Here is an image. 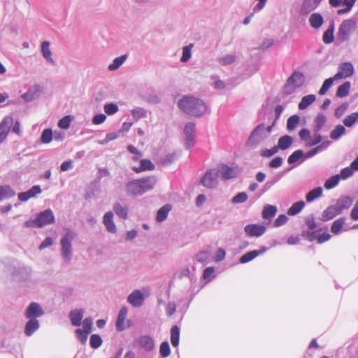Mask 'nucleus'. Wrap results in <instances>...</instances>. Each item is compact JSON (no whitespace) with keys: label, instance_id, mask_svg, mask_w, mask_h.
I'll list each match as a JSON object with an SVG mask.
<instances>
[{"label":"nucleus","instance_id":"nucleus-46","mask_svg":"<svg viewBox=\"0 0 358 358\" xmlns=\"http://www.w3.org/2000/svg\"><path fill=\"white\" fill-rule=\"evenodd\" d=\"M193 47L192 44H189L183 47L182 48V55L180 58L181 62H187L192 56V48Z\"/></svg>","mask_w":358,"mask_h":358},{"label":"nucleus","instance_id":"nucleus-2","mask_svg":"<svg viewBox=\"0 0 358 358\" xmlns=\"http://www.w3.org/2000/svg\"><path fill=\"white\" fill-rule=\"evenodd\" d=\"M157 181L154 176L133 180L127 184L126 192L129 195H141L153 189Z\"/></svg>","mask_w":358,"mask_h":358},{"label":"nucleus","instance_id":"nucleus-12","mask_svg":"<svg viewBox=\"0 0 358 358\" xmlns=\"http://www.w3.org/2000/svg\"><path fill=\"white\" fill-rule=\"evenodd\" d=\"M144 300V295L139 289L134 290L127 296V301L134 307H141L143 304Z\"/></svg>","mask_w":358,"mask_h":358},{"label":"nucleus","instance_id":"nucleus-6","mask_svg":"<svg viewBox=\"0 0 358 358\" xmlns=\"http://www.w3.org/2000/svg\"><path fill=\"white\" fill-rule=\"evenodd\" d=\"M356 22L348 19L344 20L340 25L338 31V38L341 41H345L350 38V34L355 29Z\"/></svg>","mask_w":358,"mask_h":358},{"label":"nucleus","instance_id":"nucleus-56","mask_svg":"<svg viewBox=\"0 0 358 358\" xmlns=\"http://www.w3.org/2000/svg\"><path fill=\"white\" fill-rule=\"evenodd\" d=\"M339 81H340L339 78L338 77H336V75H335L332 78L326 79L320 90H329L333 85L334 82L338 83Z\"/></svg>","mask_w":358,"mask_h":358},{"label":"nucleus","instance_id":"nucleus-57","mask_svg":"<svg viewBox=\"0 0 358 358\" xmlns=\"http://www.w3.org/2000/svg\"><path fill=\"white\" fill-rule=\"evenodd\" d=\"M141 167L143 171H152L155 169V165L149 159H141L140 161Z\"/></svg>","mask_w":358,"mask_h":358},{"label":"nucleus","instance_id":"nucleus-4","mask_svg":"<svg viewBox=\"0 0 358 358\" xmlns=\"http://www.w3.org/2000/svg\"><path fill=\"white\" fill-rule=\"evenodd\" d=\"M54 222L55 215L52 210L48 208L37 213L35 219H30L24 222V227L42 228Z\"/></svg>","mask_w":358,"mask_h":358},{"label":"nucleus","instance_id":"nucleus-53","mask_svg":"<svg viewBox=\"0 0 358 358\" xmlns=\"http://www.w3.org/2000/svg\"><path fill=\"white\" fill-rule=\"evenodd\" d=\"M52 140V131L50 129H46L43 131L41 141L43 143H49Z\"/></svg>","mask_w":358,"mask_h":358},{"label":"nucleus","instance_id":"nucleus-25","mask_svg":"<svg viewBox=\"0 0 358 358\" xmlns=\"http://www.w3.org/2000/svg\"><path fill=\"white\" fill-rule=\"evenodd\" d=\"M83 313L84 312L82 309H74L70 312L69 317L72 325L78 327L81 324Z\"/></svg>","mask_w":358,"mask_h":358},{"label":"nucleus","instance_id":"nucleus-11","mask_svg":"<svg viewBox=\"0 0 358 358\" xmlns=\"http://www.w3.org/2000/svg\"><path fill=\"white\" fill-rule=\"evenodd\" d=\"M13 124V118L11 116L5 117L0 122V143L7 137Z\"/></svg>","mask_w":358,"mask_h":358},{"label":"nucleus","instance_id":"nucleus-29","mask_svg":"<svg viewBox=\"0 0 358 358\" xmlns=\"http://www.w3.org/2000/svg\"><path fill=\"white\" fill-rule=\"evenodd\" d=\"M113 210L120 218L126 220L128 215V208L127 206H122L120 203H115L113 205Z\"/></svg>","mask_w":358,"mask_h":358},{"label":"nucleus","instance_id":"nucleus-39","mask_svg":"<svg viewBox=\"0 0 358 358\" xmlns=\"http://www.w3.org/2000/svg\"><path fill=\"white\" fill-rule=\"evenodd\" d=\"M305 203L303 201H299L295 202L292 204V206L288 209L287 214L289 215H295L300 213L301 210L304 208Z\"/></svg>","mask_w":358,"mask_h":358},{"label":"nucleus","instance_id":"nucleus-36","mask_svg":"<svg viewBox=\"0 0 358 358\" xmlns=\"http://www.w3.org/2000/svg\"><path fill=\"white\" fill-rule=\"evenodd\" d=\"M327 121V117L324 115L320 113L317 115L315 120V125L313 128V132L314 133H319V131L321 130V129L324 125L325 122Z\"/></svg>","mask_w":358,"mask_h":358},{"label":"nucleus","instance_id":"nucleus-8","mask_svg":"<svg viewBox=\"0 0 358 358\" xmlns=\"http://www.w3.org/2000/svg\"><path fill=\"white\" fill-rule=\"evenodd\" d=\"M194 131L195 124L193 122H187L184 129V134L185 135V148L190 149L194 145Z\"/></svg>","mask_w":358,"mask_h":358},{"label":"nucleus","instance_id":"nucleus-35","mask_svg":"<svg viewBox=\"0 0 358 358\" xmlns=\"http://www.w3.org/2000/svg\"><path fill=\"white\" fill-rule=\"evenodd\" d=\"M180 341V329L177 325L172 327L171 329V342L173 347H178Z\"/></svg>","mask_w":358,"mask_h":358},{"label":"nucleus","instance_id":"nucleus-20","mask_svg":"<svg viewBox=\"0 0 358 358\" xmlns=\"http://www.w3.org/2000/svg\"><path fill=\"white\" fill-rule=\"evenodd\" d=\"M341 213L334 205H331L328 206L322 213L320 220L323 222H327L332 220L336 215H340Z\"/></svg>","mask_w":358,"mask_h":358},{"label":"nucleus","instance_id":"nucleus-49","mask_svg":"<svg viewBox=\"0 0 358 358\" xmlns=\"http://www.w3.org/2000/svg\"><path fill=\"white\" fill-rule=\"evenodd\" d=\"M102 339L98 334H92L90 336V344L92 348L96 349L102 344Z\"/></svg>","mask_w":358,"mask_h":358},{"label":"nucleus","instance_id":"nucleus-45","mask_svg":"<svg viewBox=\"0 0 358 358\" xmlns=\"http://www.w3.org/2000/svg\"><path fill=\"white\" fill-rule=\"evenodd\" d=\"M303 157V152L301 150H297L290 155L287 159V162L289 164H293L297 162L301 157Z\"/></svg>","mask_w":358,"mask_h":358},{"label":"nucleus","instance_id":"nucleus-9","mask_svg":"<svg viewBox=\"0 0 358 358\" xmlns=\"http://www.w3.org/2000/svg\"><path fill=\"white\" fill-rule=\"evenodd\" d=\"M44 314V311L39 303H31L25 310L24 316L27 319L39 317Z\"/></svg>","mask_w":358,"mask_h":358},{"label":"nucleus","instance_id":"nucleus-15","mask_svg":"<svg viewBox=\"0 0 358 358\" xmlns=\"http://www.w3.org/2000/svg\"><path fill=\"white\" fill-rule=\"evenodd\" d=\"M353 203V198L343 195L341 196L337 200L334 206L341 214L344 210L348 209Z\"/></svg>","mask_w":358,"mask_h":358},{"label":"nucleus","instance_id":"nucleus-10","mask_svg":"<svg viewBox=\"0 0 358 358\" xmlns=\"http://www.w3.org/2000/svg\"><path fill=\"white\" fill-rule=\"evenodd\" d=\"M305 81L303 74L299 71H294L292 75L288 78L285 87H292L294 88L300 87L303 85Z\"/></svg>","mask_w":358,"mask_h":358},{"label":"nucleus","instance_id":"nucleus-64","mask_svg":"<svg viewBox=\"0 0 358 358\" xmlns=\"http://www.w3.org/2000/svg\"><path fill=\"white\" fill-rule=\"evenodd\" d=\"M288 220V217L284 215H280L274 221L273 226L275 227H280L283 224H285Z\"/></svg>","mask_w":358,"mask_h":358},{"label":"nucleus","instance_id":"nucleus-23","mask_svg":"<svg viewBox=\"0 0 358 358\" xmlns=\"http://www.w3.org/2000/svg\"><path fill=\"white\" fill-rule=\"evenodd\" d=\"M41 50L43 58L50 64L55 65V62L52 58V52L50 49V43L43 41L41 43Z\"/></svg>","mask_w":358,"mask_h":358},{"label":"nucleus","instance_id":"nucleus-60","mask_svg":"<svg viewBox=\"0 0 358 358\" xmlns=\"http://www.w3.org/2000/svg\"><path fill=\"white\" fill-rule=\"evenodd\" d=\"M104 111L108 115H113L118 111V106L115 103H107L104 106Z\"/></svg>","mask_w":358,"mask_h":358},{"label":"nucleus","instance_id":"nucleus-47","mask_svg":"<svg viewBox=\"0 0 358 358\" xmlns=\"http://www.w3.org/2000/svg\"><path fill=\"white\" fill-rule=\"evenodd\" d=\"M299 122V117L294 115L289 117L287 122V128L289 131L294 130Z\"/></svg>","mask_w":358,"mask_h":358},{"label":"nucleus","instance_id":"nucleus-38","mask_svg":"<svg viewBox=\"0 0 358 358\" xmlns=\"http://www.w3.org/2000/svg\"><path fill=\"white\" fill-rule=\"evenodd\" d=\"M15 195V191H13L10 186L5 185L2 186L0 185V201L4 199L10 198L12 196H14Z\"/></svg>","mask_w":358,"mask_h":358},{"label":"nucleus","instance_id":"nucleus-44","mask_svg":"<svg viewBox=\"0 0 358 358\" xmlns=\"http://www.w3.org/2000/svg\"><path fill=\"white\" fill-rule=\"evenodd\" d=\"M340 179L341 178L338 175L330 177L325 181L324 186L327 189H332L338 184Z\"/></svg>","mask_w":358,"mask_h":358},{"label":"nucleus","instance_id":"nucleus-61","mask_svg":"<svg viewBox=\"0 0 358 358\" xmlns=\"http://www.w3.org/2000/svg\"><path fill=\"white\" fill-rule=\"evenodd\" d=\"M278 151V148L277 145L273 147L271 149H265L261 151V156L264 157H270L277 153Z\"/></svg>","mask_w":358,"mask_h":358},{"label":"nucleus","instance_id":"nucleus-33","mask_svg":"<svg viewBox=\"0 0 358 358\" xmlns=\"http://www.w3.org/2000/svg\"><path fill=\"white\" fill-rule=\"evenodd\" d=\"M323 189L321 187H317L308 192L306 195V201L310 203L322 195Z\"/></svg>","mask_w":358,"mask_h":358},{"label":"nucleus","instance_id":"nucleus-5","mask_svg":"<svg viewBox=\"0 0 358 358\" xmlns=\"http://www.w3.org/2000/svg\"><path fill=\"white\" fill-rule=\"evenodd\" d=\"M74 236L73 232L68 231L60 240L61 255L66 263H69L72 259V241Z\"/></svg>","mask_w":358,"mask_h":358},{"label":"nucleus","instance_id":"nucleus-14","mask_svg":"<svg viewBox=\"0 0 358 358\" xmlns=\"http://www.w3.org/2000/svg\"><path fill=\"white\" fill-rule=\"evenodd\" d=\"M217 171L218 174L220 173L222 178L225 180L234 178L238 176V172L236 169L226 164H221Z\"/></svg>","mask_w":358,"mask_h":358},{"label":"nucleus","instance_id":"nucleus-26","mask_svg":"<svg viewBox=\"0 0 358 358\" xmlns=\"http://www.w3.org/2000/svg\"><path fill=\"white\" fill-rule=\"evenodd\" d=\"M138 344L142 348L145 349L146 351H151L155 348L154 341L149 336H141L138 339Z\"/></svg>","mask_w":358,"mask_h":358},{"label":"nucleus","instance_id":"nucleus-30","mask_svg":"<svg viewBox=\"0 0 358 358\" xmlns=\"http://www.w3.org/2000/svg\"><path fill=\"white\" fill-rule=\"evenodd\" d=\"M293 143V138L292 136L288 135H285L281 136L278 139V150L280 149L282 150H287L289 148Z\"/></svg>","mask_w":358,"mask_h":358},{"label":"nucleus","instance_id":"nucleus-18","mask_svg":"<svg viewBox=\"0 0 358 358\" xmlns=\"http://www.w3.org/2000/svg\"><path fill=\"white\" fill-rule=\"evenodd\" d=\"M353 72L354 68L352 64L351 63L345 62L340 66L339 70L336 75L341 80L343 78L350 76Z\"/></svg>","mask_w":358,"mask_h":358},{"label":"nucleus","instance_id":"nucleus-13","mask_svg":"<svg viewBox=\"0 0 358 358\" xmlns=\"http://www.w3.org/2000/svg\"><path fill=\"white\" fill-rule=\"evenodd\" d=\"M244 231L248 236L259 237L265 233L266 227L264 225L252 224L246 225Z\"/></svg>","mask_w":358,"mask_h":358},{"label":"nucleus","instance_id":"nucleus-19","mask_svg":"<svg viewBox=\"0 0 358 358\" xmlns=\"http://www.w3.org/2000/svg\"><path fill=\"white\" fill-rule=\"evenodd\" d=\"M103 222L108 232L111 234L116 233L117 228L113 222V213L112 211H108L105 213L103 217Z\"/></svg>","mask_w":358,"mask_h":358},{"label":"nucleus","instance_id":"nucleus-37","mask_svg":"<svg viewBox=\"0 0 358 358\" xmlns=\"http://www.w3.org/2000/svg\"><path fill=\"white\" fill-rule=\"evenodd\" d=\"M236 55L234 54H228L223 55L217 59L218 63L222 66H227L235 62Z\"/></svg>","mask_w":358,"mask_h":358},{"label":"nucleus","instance_id":"nucleus-52","mask_svg":"<svg viewBox=\"0 0 358 358\" xmlns=\"http://www.w3.org/2000/svg\"><path fill=\"white\" fill-rule=\"evenodd\" d=\"M248 194L244 192H239L231 199V203L234 204L242 203L247 201Z\"/></svg>","mask_w":358,"mask_h":358},{"label":"nucleus","instance_id":"nucleus-21","mask_svg":"<svg viewBox=\"0 0 358 358\" xmlns=\"http://www.w3.org/2000/svg\"><path fill=\"white\" fill-rule=\"evenodd\" d=\"M322 0H304L301 8V13L303 14H308L314 10Z\"/></svg>","mask_w":358,"mask_h":358},{"label":"nucleus","instance_id":"nucleus-58","mask_svg":"<svg viewBox=\"0 0 358 358\" xmlns=\"http://www.w3.org/2000/svg\"><path fill=\"white\" fill-rule=\"evenodd\" d=\"M354 173L353 169L350 166L345 167L341 171L340 178L343 180H345L350 177H351Z\"/></svg>","mask_w":358,"mask_h":358},{"label":"nucleus","instance_id":"nucleus-42","mask_svg":"<svg viewBox=\"0 0 358 358\" xmlns=\"http://www.w3.org/2000/svg\"><path fill=\"white\" fill-rule=\"evenodd\" d=\"M334 23H332L328 29L324 31L322 40L323 42L326 44H329L334 41Z\"/></svg>","mask_w":358,"mask_h":358},{"label":"nucleus","instance_id":"nucleus-59","mask_svg":"<svg viewBox=\"0 0 358 358\" xmlns=\"http://www.w3.org/2000/svg\"><path fill=\"white\" fill-rule=\"evenodd\" d=\"M210 252L207 250L201 251L196 255V259L197 262H199L201 263H206L208 262Z\"/></svg>","mask_w":358,"mask_h":358},{"label":"nucleus","instance_id":"nucleus-54","mask_svg":"<svg viewBox=\"0 0 358 358\" xmlns=\"http://www.w3.org/2000/svg\"><path fill=\"white\" fill-rule=\"evenodd\" d=\"M39 92L40 91H27V92L22 95V97L27 102L31 101L39 96Z\"/></svg>","mask_w":358,"mask_h":358},{"label":"nucleus","instance_id":"nucleus-40","mask_svg":"<svg viewBox=\"0 0 358 358\" xmlns=\"http://www.w3.org/2000/svg\"><path fill=\"white\" fill-rule=\"evenodd\" d=\"M315 96L313 94H309L303 96L299 104V108L300 110L306 109L309 105L315 101Z\"/></svg>","mask_w":358,"mask_h":358},{"label":"nucleus","instance_id":"nucleus-48","mask_svg":"<svg viewBox=\"0 0 358 358\" xmlns=\"http://www.w3.org/2000/svg\"><path fill=\"white\" fill-rule=\"evenodd\" d=\"M131 114L134 118H135L136 120L147 117L146 110L141 107L134 108L131 111Z\"/></svg>","mask_w":358,"mask_h":358},{"label":"nucleus","instance_id":"nucleus-24","mask_svg":"<svg viewBox=\"0 0 358 358\" xmlns=\"http://www.w3.org/2000/svg\"><path fill=\"white\" fill-rule=\"evenodd\" d=\"M128 313V309L127 307H122L118 313L117 318L115 322L117 330L119 331H122L125 329V326L124 324V320L127 317Z\"/></svg>","mask_w":358,"mask_h":358},{"label":"nucleus","instance_id":"nucleus-22","mask_svg":"<svg viewBox=\"0 0 358 358\" xmlns=\"http://www.w3.org/2000/svg\"><path fill=\"white\" fill-rule=\"evenodd\" d=\"M40 324L37 319L31 318L26 323L24 327V334L27 336H31L39 329Z\"/></svg>","mask_w":358,"mask_h":358},{"label":"nucleus","instance_id":"nucleus-43","mask_svg":"<svg viewBox=\"0 0 358 358\" xmlns=\"http://www.w3.org/2000/svg\"><path fill=\"white\" fill-rule=\"evenodd\" d=\"M345 132V128L341 124L337 125L330 133V137L334 140L338 139Z\"/></svg>","mask_w":358,"mask_h":358},{"label":"nucleus","instance_id":"nucleus-62","mask_svg":"<svg viewBox=\"0 0 358 358\" xmlns=\"http://www.w3.org/2000/svg\"><path fill=\"white\" fill-rule=\"evenodd\" d=\"M71 118L69 115L62 117L58 122V126L62 128L66 129L69 127L71 124Z\"/></svg>","mask_w":358,"mask_h":358},{"label":"nucleus","instance_id":"nucleus-3","mask_svg":"<svg viewBox=\"0 0 358 358\" xmlns=\"http://www.w3.org/2000/svg\"><path fill=\"white\" fill-rule=\"evenodd\" d=\"M275 124V120H273L272 124L267 127L264 123L258 124L251 132L246 141V145L252 148L257 146L269 136Z\"/></svg>","mask_w":358,"mask_h":358},{"label":"nucleus","instance_id":"nucleus-31","mask_svg":"<svg viewBox=\"0 0 358 358\" xmlns=\"http://www.w3.org/2000/svg\"><path fill=\"white\" fill-rule=\"evenodd\" d=\"M345 224V217H341L336 220H335L331 225V231L335 234L338 235L341 233L343 226Z\"/></svg>","mask_w":358,"mask_h":358},{"label":"nucleus","instance_id":"nucleus-1","mask_svg":"<svg viewBox=\"0 0 358 358\" xmlns=\"http://www.w3.org/2000/svg\"><path fill=\"white\" fill-rule=\"evenodd\" d=\"M178 108L186 114L199 117L205 115L208 106L201 99L192 96H184L178 102Z\"/></svg>","mask_w":358,"mask_h":358},{"label":"nucleus","instance_id":"nucleus-17","mask_svg":"<svg viewBox=\"0 0 358 358\" xmlns=\"http://www.w3.org/2000/svg\"><path fill=\"white\" fill-rule=\"evenodd\" d=\"M41 192V189L39 185H34L27 192H20L18 194V199L21 201H27L29 199L36 196Z\"/></svg>","mask_w":358,"mask_h":358},{"label":"nucleus","instance_id":"nucleus-7","mask_svg":"<svg viewBox=\"0 0 358 358\" xmlns=\"http://www.w3.org/2000/svg\"><path fill=\"white\" fill-rule=\"evenodd\" d=\"M201 184L207 188H214L218 184V171L216 169L208 170L201 179Z\"/></svg>","mask_w":358,"mask_h":358},{"label":"nucleus","instance_id":"nucleus-63","mask_svg":"<svg viewBox=\"0 0 358 358\" xmlns=\"http://www.w3.org/2000/svg\"><path fill=\"white\" fill-rule=\"evenodd\" d=\"M348 103H344L341 104L340 106H338L335 110V113H334L335 117L336 118H340L344 114V113L348 109Z\"/></svg>","mask_w":358,"mask_h":358},{"label":"nucleus","instance_id":"nucleus-32","mask_svg":"<svg viewBox=\"0 0 358 358\" xmlns=\"http://www.w3.org/2000/svg\"><path fill=\"white\" fill-rule=\"evenodd\" d=\"M277 212V207L267 204L264 207L262 217L265 220H270L275 216Z\"/></svg>","mask_w":358,"mask_h":358},{"label":"nucleus","instance_id":"nucleus-28","mask_svg":"<svg viewBox=\"0 0 358 358\" xmlns=\"http://www.w3.org/2000/svg\"><path fill=\"white\" fill-rule=\"evenodd\" d=\"M309 22L313 28L317 29L322 25L324 23V19L321 14L315 13L310 15L309 17Z\"/></svg>","mask_w":358,"mask_h":358},{"label":"nucleus","instance_id":"nucleus-55","mask_svg":"<svg viewBox=\"0 0 358 358\" xmlns=\"http://www.w3.org/2000/svg\"><path fill=\"white\" fill-rule=\"evenodd\" d=\"M77 338L82 344H85L87 340L89 332L83 331L81 329H77L75 331Z\"/></svg>","mask_w":358,"mask_h":358},{"label":"nucleus","instance_id":"nucleus-51","mask_svg":"<svg viewBox=\"0 0 358 358\" xmlns=\"http://www.w3.org/2000/svg\"><path fill=\"white\" fill-rule=\"evenodd\" d=\"M358 119V111L357 113H353L350 115H348L344 120H343V124L345 126L348 127H352L357 120Z\"/></svg>","mask_w":358,"mask_h":358},{"label":"nucleus","instance_id":"nucleus-34","mask_svg":"<svg viewBox=\"0 0 358 358\" xmlns=\"http://www.w3.org/2000/svg\"><path fill=\"white\" fill-rule=\"evenodd\" d=\"M127 55H123L120 57H116L113 60V62L108 66V69L110 71L118 69L127 60Z\"/></svg>","mask_w":358,"mask_h":358},{"label":"nucleus","instance_id":"nucleus-27","mask_svg":"<svg viewBox=\"0 0 358 358\" xmlns=\"http://www.w3.org/2000/svg\"><path fill=\"white\" fill-rule=\"evenodd\" d=\"M141 96L149 103H158L161 101V96L155 91H144Z\"/></svg>","mask_w":358,"mask_h":358},{"label":"nucleus","instance_id":"nucleus-16","mask_svg":"<svg viewBox=\"0 0 358 358\" xmlns=\"http://www.w3.org/2000/svg\"><path fill=\"white\" fill-rule=\"evenodd\" d=\"M267 248L263 246L260 250H255L248 252L241 257L239 262L241 264L248 263L254 259L257 256L264 254Z\"/></svg>","mask_w":358,"mask_h":358},{"label":"nucleus","instance_id":"nucleus-41","mask_svg":"<svg viewBox=\"0 0 358 358\" xmlns=\"http://www.w3.org/2000/svg\"><path fill=\"white\" fill-rule=\"evenodd\" d=\"M171 210V207L169 205H165L160 208L157 213L156 219L158 222H163L167 217L169 212Z\"/></svg>","mask_w":358,"mask_h":358},{"label":"nucleus","instance_id":"nucleus-50","mask_svg":"<svg viewBox=\"0 0 358 358\" xmlns=\"http://www.w3.org/2000/svg\"><path fill=\"white\" fill-rule=\"evenodd\" d=\"M159 353L163 358L167 357L170 355L171 350L168 341H164L161 343Z\"/></svg>","mask_w":358,"mask_h":358}]
</instances>
